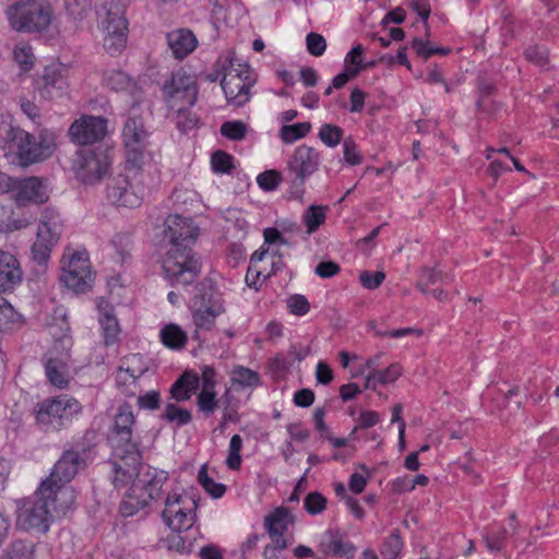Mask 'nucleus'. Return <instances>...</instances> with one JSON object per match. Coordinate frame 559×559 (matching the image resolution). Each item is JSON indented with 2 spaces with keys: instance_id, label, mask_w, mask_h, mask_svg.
<instances>
[{
  "instance_id": "bb28decb",
  "label": "nucleus",
  "mask_w": 559,
  "mask_h": 559,
  "mask_svg": "<svg viewBox=\"0 0 559 559\" xmlns=\"http://www.w3.org/2000/svg\"><path fill=\"white\" fill-rule=\"evenodd\" d=\"M22 281L20 263L14 255L0 251V292L14 289Z\"/></svg>"
},
{
  "instance_id": "8fccbe9b",
  "label": "nucleus",
  "mask_w": 559,
  "mask_h": 559,
  "mask_svg": "<svg viewBox=\"0 0 559 559\" xmlns=\"http://www.w3.org/2000/svg\"><path fill=\"white\" fill-rule=\"evenodd\" d=\"M242 438L239 435H234L229 441L228 455L226 459V465L231 471H238L241 466V452Z\"/></svg>"
},
{
  "instance_id": "de8ad7c7",
  "label": "nucleus",
  "mask_w": 559,
  "mask_h": 559,
  "mask_svg": "<svg viewBox=\"0 0 559 559\" xmlns=\"http://www.w3.org/2000/svg\"><path fill=\"white\" fill-rule=\"evenodd\" d=\"M198 480L203 489L215 499L223 497L226 491V486L224 484L216 483L209 476L205 466L201 467L199 471Z\"/></svg>"
},
{
  "instance_id": "20e7f679",
  "label": "nucleus",
  "mask_w": 559,
  "mask_h": 559,
  "mask_svg": "<svg viewBox=\"0 0 559 559\" xmlns=\"http://www.w3.org/2000/svg\"><path fill=\"white\" fill-rule=\"evenodd\" d=\"M217 69L222 72L221 81L226 100L229 105L240 107L250 99V90L255 83V75L250 66L228 51L217 61Z\"/></svg>"
},
{
  "instance_id": "f3484780",
  "label": "nucleus",
  "mask_w": 559,
  "mask_h": 559,
  "mask_svg": "<svg viewBox=\"0 0 559 559\" xmlns=\"http://www.w3.org/2000/svg\"><path fill=\"white\" fill-rule=\"evenodd\" d=\"M69 136L74 144L81 146L98 143L105 136V119L97 116L83 115L70 126Z\"/></svg>"
},
{
  "instance_id": "6e6552de",
  "label": "nucleus",
  "mask_w": 559,
  "mask_h": 559,
  "mask_svg": "<svg viewBox=\"0 0 559 559\" xmlns=\"http://www.w3.org/2000/svg\"><path fill=\"white\" fill-rule=\"evenodd\" d=\"M321 162V153L312 146L301 144L294 150L287 162L286 171L290 193L295 199H302L305 183L309 177L319 170Z\"/></svg>"
},
{
  "instance_id": "7ed1b4c3",
  "label": "nucleus",
  "mask_w": 559,
  "mask_h": 559,
  "mask_svg": "<svg viewBox=\"0 0 559 559\" xmlns=\"http://www.w3.org/2000/svg\"><path fill=\"white\" fill-rule=\"evenodd\" d=\"M0 148L10 163L26 167L50 157L56 139L53 132L46 129L35 136L14 127L9 116L0 114Z\"/></svg>"
},
{
  "instance_id": "5fc2aeb1",
  "label": "nucleus",
  "mask_w": 559,
  "mask_h": 559,
  "mask_svg": "<svg viewBox=\"0 0 559 559\" xmlns=\"http://www.w3.org/2000/svg\"><path fill=\"white\" fill-rule=\"evenodd\" d=\"M24 226L26 223L13 218L12 206L0 204V231H12Z\"/></svg>"
},
{
  "instance_id": "603ef678",
  "label": "nucleus",
  "mask_w": 559,
  "mask_h": 559,
  "mask_svg": "<svg viewBox=\"0 0 559 559\" xmlns=\"http://www.w3.org/2000/svg\"><path fill=\"white\" fill-rule=\"evenodd\" d=\"M198 409L204 415H212L218 407V399L215 391H200L197 396Z\"/></svg>"
},
{
  "instance_id": "f03ea898",
  "label": "nucleus",
  "mask_w": 559,
  "mask_h": 559,
  "mask_svg": "<svg viewBox=\"0 0 559 559\" xmlns=\"http://www.w3.org/2000/svg\"><path fill=\"white\" fill-rule=\"evenodd\" d=\"M75 501L72 488H50L40 484L36 492L16 502V527L24 532L45 533L56 515H66Z\"/></svg>"
},
{
  "instance_id": "6e6d98bb",
  "label": "nucleus",
  "mask_w": 559,
  "mask_h": 559,
  "mask_svg": "<svg viewBox=\"0 0 559 559\" xmlns=\"http://www.w3.org/2000/svg\"><path fill=\"white\" fill-rule=\"evenodd\" d=\"M211 164L213 171L219 174H229L234 168L231 155L223 151H217L212 155Z\"/></svg>"
},
{
  "instance_id": "cd10ccee",
  "label": "nucleus",
  "mask_w": 559,
  "mask_h": 559,
  "mask_svg": "<svg viewBox=\"0 0 559 559\" xmlns=\"http://www.w3.org/2000/svg\"><path fill=\"white\" fill-rule=\"evenodd\" d=\"M167 44L177 59H183L197 47L198 40L194 34L187 28H178L166 35Z\"/></svg>"
},
{
  "instance_id": "a878e982",
  "label": "nucleus",
  "mask_w": 559,
  "mask_h": 559,
  "mask_svg": "<svg viewBox=\"0 0 559 559\" xmlns=\"http://www.w3.org/2000/svg\"><path fill=\"white\" fill-rule=\"evenodd\" d=\"M132 240L127 233H120L112 237L107 249L110 250V260L114 263L111 271L116 274L111 281H118L123 264L130 259Z\"/></svg>"
},
{
  "instance_id": "a19ab883",
  "label": "nucleus",
  "mask_w": 559,
  "mask_h": 559,
  "mask_svg": "<svg viewBox=\"0 0 559 559\" xmlns=\"http://www.w3.org/2000/svg\"><path fill=\"white\" fill-rule=\"evenodd\" d=\"M449 276L443 275L440 271L435 269L424 267L420 272L419 280L416 287L424 294L428 295L429 286L439 282L448 283Z\"/></svg>"
},
{
  "instance_id": "2f4dec72",
  "label": "nucleus",
  "mask_w": 559,
  "mask_h": 559,
  "mask_svg": "<svg viewBox=\"0 0 559 559\" xmlns=\"http://www.w3.org/2000/svg\"><path fill=\"white\" fill-rule=\"evenodd\" d=\"M230 382L237 390L255 389L261 385V376L250 368L237 365L231 370Z\"/></svg>"
},
{
  "instance_id": "72a5a7b5",
  "label": "nucleus",
  "mask_w": 559,
  "mask_h": 559,
  "mask_svg": "<svg viewBox=\"0 0 559 559\" xmlns=\"http://www.w3.org/2000/svg\"><path fill=\"white\" fill-rule=\"evenodd\" d=\"M160 342L168 348L174 350L182 349L188 341L186 331L178 324H166L159 332Z\"/></svg>"
},
{
  "instance_id": "9d476101",
  "label": "nucleus",
  "mask_w": 559,
  "mask_h": 559,
  "mask_svg": "<svg viewBox=\"0 0 559 559\" xmlns=\"http://www.w3.org/2000/svg\"><path fill=\"white\" fill-rule=\"evenodd\" d=\"M150 133L145 127L140 108L132 106L122 130L128 167L135 170L141 167Z\"/></svg>"
},
{
  "instance_id": "7c9ffc66",
  "label": "nucleus",
  "mask_w": 559,
  "mask_h": 559,
  "mask_svg": "<svg viewBox=\"0 0 559 559\" xmlns=\"http://www.w3.org/2000/svg\"><path fill=\"white\" fill-rule=\"evenodd\" d=\"M323 543L335 556H346L353 558L356 547L353 543L344 540V535L337 530H328L323 535Z\"/></svg>"
},
{
  "instance_id": "774afa93",
  "label": "nucleus",
  "mask_w": 559,
  "mask_h": 559,
  "mask_svg": "<svg viewBox=\"0 0 559 559\" xmlns=\"http://www.w3.org/2000/svg\"><path fill=\"white\" fill-rule=\"evenodd\" d=\"M121 329L116 316L107 311V346L120 341Z\"/></svg>"
},
{
  "instance_id": "0e129e2a",
  "label": "nucleus",
  "mask_w": 559,
  "mask_h": 559,
  "mask_svg": "<svg viewBox=\"0 0 559 559\" xmlns=\"http://www.w3.org/2000/svg\"><path fill=\"white\" fill-rule=\"evenodd\" d=\"M524 55L530 62L536 63L540 67H545L547 64L548 53L544 47L530 46L526 48Z\"/></svg>"
},
{
  "instance_id": "dca6fc26",
  "label": "nucleus",
  "mask_w": 559,
  "mask_h": 559,
  "mask_svg": "<svg viewBox=\"0 0 559 559\" xmlns=\"http://www.w3.org/2000/svg\"><path fill=\"white\" fill-rule=\"evenodd\" d=\"M134 423L135 417L131 405L121 404L114 416L110 436L107 438L114 450L138 448L132 441Z\"/></svg>"
},
{
  "instance_id": "13d9d810",
  "label": "nucleus",
  "mask_w": 559,
  "mask_h": 559,
  "mask_svg": "<svg viewBox=\"0 0 559 559\" xmlns=\"http://www.w3.org/2000/svg\"><path fill=\"white\" fill-rule=\"evenodd\" d=\"M308 52L314 57H320L326 49L325 38L318 33L311 32L306 37Z\"/></svg>"
},
{
  "instance_id": "0eeeda50",
  "label": "nucleus",
  "mask_w": 559,
  "mask_h": 559,
  "mask_svg": "<svg viewBox=\"0 0 559 559\" xmlns=\"http://www.w3.org/2000/svg\"><path fill=\"white\" fill-rule=\"evenodd\" d=\"M61 283L76 294L90 290L95 281L86 249L68 248L62 255Z\"/></svg>"
},
{
  "instance_id": "79ce46f5",
  "label": "nucleus",
  "mask_w": 559,
  "mask_h": 559,
  "mask_svg": "<svg viewBox=\"0 0 559 559\" xmlns=\"http://www.w3.org/2000/svg\"><path fill=\"white\" fill-rule=\"evenodd\" d=\"M344 136V130L332 123H323L318 132L320 141L329 147L337 146Z\"/></svg>"
},
{
  "instance_id": "aec40b11",
  "label": "nucleus",
  "mask_w": 559,
  "mask_h": 559,
  "mask_svg": "<svg viewBox=\"0 0 559 559\" xmlns=\"http://www.w3.org/2000/svg\"><path fill=\"white\" fill-rule=\"evenodd\" d=\"M35 92L41 99L51 100L61 97L68 87V82L59 66H49L34 81Z\"/></svg>"
},
{
  "instance_id": "49530a36",
  "label": "nucleus",
  "mask_w": 559,
  "mask_h": 559,
  "mask_svg": "<svg viewBox=\"0 0 559 559\" xmlns=\"http://www.w3.org/2000/svg\"><path fill=\"white\" fill-rule=\"evenodd\" d=\"M248 133L247 124L241 120L226 121L221 126V134L231 141H241Z\"/></svg>"
},
{
  "instance_id": "39448f33",
  "label": "nucleus",
  "mask_w": 559,
  "mask_h": 559,
  "mask_svg": "<svg viewBox=\"0 0 559 559\" xmlns=\"http://www.w3.org/2000/svg\"><path fill=\"white\" fill-rule=\"evenodd\" d=\"M169 479L166 471L148 467L140 473L120 502L119 511L123 516H132L152 501L163 497V487Z\"/></svg>"
},
{
  "instance_id": "338daca9",
  "label": "nucleus",
  "mask_w": 559,
  "mask_h": 559,
  "mask_svg": "<svg viewBox=\"0 0 559 559\" xmlns=\"http://www.w3.org/2000/svg\"><path fill=\"white\" fill-rule=\"evenodd\" d=\"M202 390L201 391H215L217 384L216 371L212 366L205 365L201 369Z\"/></svg>"
},
{
  "instance_id": "e2e57ef3",
  "label": "nucleus",
  "mask_w": 559,
  "mask_h": 559,
  "mask_svg": "<svg viewBox=\"0 0 559 559\" xmlns=\"http://www.w3.org/2000/svg\"><path fill=\"white\" fill-rule=\"evenodd\" d=\"M344 159L347 164L356 166L361 164L362 157L352 138H347L343 141Z\"/></svg>"
},
{
  "instance_id": "4c0bfd02",
  "label": "nucleus",
  "mask_w": 559,
  "mask_h": 559,
  "mask_svg": "<svg viewBox=\"0 0 559 559\" xmlns=\"http://www.w3.org/2000/svg\"><path fill=\"white\" fill-rule=\"evenodd\" d=\"M328 206L310 205L302 215V223L307 228V234L311 235L319 229L325 222Z\"/></svg>"
},
{
  "instance_id": "4be33fe9",
  "label": "nucleus",
  "mask_w": 559,
  "mask_h": 559,
  "mask_svg": "<svg viewBox=\"0 0 559 559\" xmlns=\"http://www.w3.org/2000/svg\"><path fill=\"white\" fill-rule=\"evenodd\" d=\"M11 187L15 191V200L19 205L43 204L49 199L47 185L37 177L13 181Z\"/></svg>"
},
{
  "instance_id": "680f3d73",
  "label": "nucleus",
  "mask_w": 559,
  "mask_h": 559,
  "mask_svg": "<svg viewBox=\"0 0 559 559\" xmlns=\"http://www.w3.org/2000/svg\"><path fill=\"white\" fill-rule=\"evenodd\" d=\"M180 533L176 532L167 538L168 548L180 554H189L192 551L193 544L191 540H187Z\"/></svg>"
},
{
  "instance_id": "bf43d9fd",
  "label": "nucleus",
  "mask_w": 559,
  "mask_h": 559,
  "mask_svg": "<svg viewBox=\"0 0 559 559\" xmlns=\"http://www.w3.org/2000/svg\"><path fill=\"white\" fill-rule=\"evenodd\" d=\"M385 280V273L381 271L370 272L364 271L359 275V282L366 289H377Z\"/></svg>"
},
{
  "instance_id": "a211bd4d",
  "label": "nucleus",
  "mask_w": 559,
  "mask_h": 559,
  "mask_svg": "<svg viewBox=\"0 0 559 559\" xmlns=\"http://www.w3.org/2000/svg\"><path fill=\"white\" fill-rule=\"evenodd\" d=\"M146 370L147 368L143 365L141 355L132 354L124 357L116 373L118 390L126 396H134L140 390L138 380Z\"/></svg>"
},
{
  "instance_id": "f257e3e1",
  "label": "nucleus",
  "mask_w": 559,
  "mask_h": 559,
  "mask_svg": "<svg viewBox=\"0 0 559 559\" xmlns=\"http://www.w3.org/2000/svg\"><path fill=\"white\" fill-rule=\"evenodd\" d=\"M164 234L170 243L162 265L165 277L171 286L192 284L202 267L191 249L199 235L198 226L190 217L171 214L165 219Z\"/></svg>"
},
{
  "instance_id": "1a4fd4ad",
  "label": "nucleus",
  "mask_w": 559,
  "mask_h": 559,
  "mask_svg": "<svg viewBox=\"0 0 559 559\" xmlns=\"http://www.w3.org/2000/svg\"><path fill=\"white\" fill-rule=\"evenodd\" d=\"M63 224L59 213L52 209H45L40 215L36 238L31 248L33 260L44 265L50 259L53 248L60 240Z\"/></svg>"
},
{
  "instance_id": "f704fd0d",
  "label": "nucleus",
  "mask_w": 559,
  "mask_h": 559,
  "mask_svg": "<svg viewBox=\"0 0 559 559\" xmlns=\"http://www.w3.org/2000/svg\"><path fill=\"white\" fill-rule=\"evenodd\" d=\"M402 369L399 364H392L384 370H371L366 377V389H376L377 384H389L401 376Z\"/></svg>"
},
{
  "instance_id": "393cba45",
  "label": "nucleus",
  "mask_w": 559,
  "mask_h": 559,
  "mask_svg": "<svg viewBox=\"0 0 559 559\" xmlns=\"http://www.w3.org/2000/svg\"><path fill=\"white\" fill-rule=\"evenodd\" d=\"M132 240L127 233H120L112 237L107 249L110 250V260L114 263L111 271L116 274L111 281H118L123 264L130 259Z\"/></svg>"
},
{
  "instance_id": "ea45409f",
  "label": "nucleus",
  "mask_w": 559,
  "mask_h": 559,
  "mask_svg": "<svg viewBox=\"0 0 559 559\" xmlns=\"http://www.w3.org/2000/svg\"><path fill=\"white\" fill-rule=\"evenodd\" d=\"M191 107L180 105L177 108H170L176 112V126L182 132H188L199 124V117L190 110Z\"/></svg>"
},
{
  "instance_id": "a18cd8bd",
  "label": "nucleus",
  "mask_w": 559,
  "mask_h": 559,
  "mask_svg": "<svg viewBox=\"0 0 559 559\" xmlns=\"http://www.w3.org/2000/svg\"><path fill=\"white\" fill-rule=\"evenodd\" d=\"M13 59L22 71H29L35 62L32 47L26 43H19L13 49Z\"/></svg>"
},
{
  "instance_id": "473e14b6",
  "label": "nucleus",
  "mask_w": 559,
  "mask_h": 559,
  "mask_svg": "<svg viewBox=\"0 0 559 559\" xmlns=\"http://www.w3.org/2000/svg\"><path fill=\"white\" fill-rule=\"evenodd\" d=\"M0 559H36V545L28 539H15L7 546Z\"/></svg>"
},
{
  "instance_id": "2eb2a0df",
  "label": "nucleus",
  "mask_w": 559,
  "mask_h": 559,
  "mask_svg": "<svg viewBox=\"0 0 559 559\" xmlns=\"http://www.w3.org/2000/svg\"><path fill=\"white\" fill-rule=\"evenodd\" d=\"M111 483L116 489L132 485L140 475L141 454L138 448L114 450Z\"/></svg>"
},
{
  "instance_id": "c85d7f7f",
  "label": "nucleus",
  "mask_w": 559,
  "mask_h": 559,
  "mask_svg": "<svg viewBox=\"0 0 559 559\" xmlns=\"http://www.w3.org/2000/svg\"><path fill=\"white\" fill-rule=\"evenodd\" d=\"M45 372L50 384L58 389H66L70 383V371L67 357L48 356L45 362Z\"/></svg>"
},
{
  "instance_id": "4468645a",
  "label": "nucleus",
  "mask_w": 559,
  "mask_h": 559,
  "mask_svg": "<svg viewBox=\"0 0 559 559\" xmlns=\"http://www.w3.org/2000/svg\"><path fill=\"white\" fill-rule=\"evenodd\" d=\"M193 504L194 501L190 498L177 492H169L165 500L162 518L174 532L188 531L194 522Z\"/></svg>"
},
{
  "instance_id": "e433bc0d",
  "label": "nucleus",
  "mask_w": 559,
  "mask_h": 559,
  "mask_svg": "<svg viewBox=\"0 0 559 559\" xmlns=\"http://www.w3.org/2000/svg\"><path fill=\"white\" fill-rule=\"evenodd\" d=\"M310 122H298L295 124H283L278 131L281 141L285 144H292L307 136L311 131Z\"/></svg>"
},
{
  "instance_id": "58836bf2",
  "label": "nucleus",
  "mask_w": 559,
  "mask_h": 559,
  "mask_svg": "<svg viewBox=\"0 0 559 559\" xmlns=\"http://www.w3.org/2000/svg\"><path fill=\"white\" fill-rule=\"evenodd\" d=\"M508 532L503 526H491L484 531L483 540L491 552H499L504 548Z\"/></svg>"
},
{
  "instance_id": "c756f323",
  "label": "nucleus",
  "mask_w": 559,
  "mask_h": 559,
  "mask_svg": "<svg viewBox=\"0 0 559 559\" xmlns=\"http://www.w3.org/2000/svg\"><path fill=\"white\" fill-rule=\"evenodd\" d=\"M200 377L195 371H185L171 385L170 394L177 402L188 401L197 392Z\"/></svg>"
},
{
  "instance_id": "4d7b16f0",
  "label": "nucleus",
  "mask_w": 559,
  "mask_h": 559,
  "mask_svg": "<svg viewBox=\"0 0 559 559\" xmlns=\"http://www.w3.org/2000/svg\"><path fill=\"white\" fill-rule=\"evenodd\" d=\"M282 180V175L277 170H265L257 177L259 187L264 191L275 190Z\"/></svg>"
},
{
  "instance_id": "412c9836",
  "label": "nucleus",
  "mask_w": 559,
  "mask_h": 559,
  "mask_svg": "<svg viewBox=\"0 0 559 559\" xmlns=\"http://www.w3.org/2000/svg\"><path fill=\"white\" fill-rule=\"evenodd\" d=\"M107 198L117 206L138 207L142 198L132 189L128 175L118 174L107 179Z\"/></svg>"
},
{
  "instance_id": "3c124183",
  "label": "nucleus",
  "mask_w": 559,
  "mask_h": 559,
  "mask_svg": "<svg viewBox=\"0 0 559 559\" xmlns=\"http://www.w3.org/2000/svg\"><path fill=\"white\" fill-rule=\"evenodd\" d=\"M66 10L74 21H82L92 11L91 0H66Z\"/></svg>"
},
{
  "instance_id": "09e8293b",
  "label": "nucleus",
  "mask_w": 559,
  "mask_h": 559,
  "mask_svg": "<svg viewBox=\"0 0 559 559\" xmlns=\"http://www.w3.org/2000/svg\"><path fill=\"white\" fill-rule=\"evenodd\" d=\"M403 548V540L397 530H394L383 542L381 555L384 559H395Z\"/></svg>"
},
{
  "instance_id": "c9c22d12",
  "label": "nucleus",
  "mask_w": 559,
  "mask_h": 559,
  "mask_svg": "<svg viewBox=\"0 0 559 559\" xmlns=\"http://www.w3.org/2000/svg\"><path fill=\"white\" fill-rule=\"evenodd\" d=\"M290 513L288 509L280 507L270 513L264 520L265 530L269 533H285L288 527Z\"/></svg>"
},
{
  "instance_id": "f8f14e48",
  "label": "nucleus",
  "mask_w": 559,
  "mask_h": 559,
  "mask_svg": "<svg viewBox=\"0 0 559 559\" xmlns=\"http://www.w3.org/2000/svg\"><path fill=\"white\" fill-rule=\"evenodd\" d=\"M194 340H200V331H211L218 316L226 311L225 300L218 294H198L190 301Z\"/></svg>"
},
{
  "instance_id": "37998d69",
  "label": "nucleus",
  "mask_w": 559,
  "mask_h": 559,
  "mask_svg": "<svg viewBox=\"0 0 559 559\" xmlns=\"http://www.w3.org/2000/svg\"><path fill=\"white\" fill-rule=\"evenodd\" d=\"M21 322V314L3 297H0V332L9 330Z\"/></svg>"
},
{
  "instance_id": "b1692460",
  "label": "nucleus",
  "mask_w": 559,
  "mask_h": 559,
  "mask_svg": "<svg viewBox=\"0 0 559 559\" xmlns=\"http://www.w3.org/2000/svg\"><path fill=\"white\" fill-rule=\"evenodd\" d=\"M129 23L124 15L107 12V53L120 55L127 47Z\"/></svg>"
},
{
  "instance_id": "69168bd1",
  "label": "nucleus",
  "mask_w": 559,
  "mask_h": 559,
  "mask_svg": "<svg viewBox=\"0 0 559 559\" xmlns=\"http://www.w3.org/2000/svg\"><path fill=\"white\" fill-rule=\"evenodd\" d=\"M159 404H160V394L158 391H155V390L150 391V392L145 393L144 395H140L138 397V405L140 408L154 411V409L159 408Z\"/></svg>"
},
{
  "instance_id": "6ab92c4d",
  "label": "nucleus",
  "mask_w": 559,
  "mask_h": 559,
  "mask_svg": "<svg viewBox=\"0 0 559 559\" xmlns=\"http://www.w3.org/2000/svg\"><path fill=\"white\" fill-rule=\"evenodd\" d=\"M105 151L99 144L95 148H86L80 152L75 162L76 174L81 181L94 185L103 178L105 169Z\"/></svg>"
},
{
  "instance_id": "5701e85b",
  "label": "nucleus",
  "mask_w": 559,
  "mask_h": 559,
  "mask_svg": "<svg viewBox=\"0 0 559 559\" xmlns=\"http://www.w3.org/2000/svg\"><path fill=\"white\" fill-rule=\"evenodd\" d=\"M79 464L80 456L76 452H66L55 464L49 477L43 480L41 484L48 483V486L53 489L70 488L67 484L76 475Z\"/></svg>"
},
{
  "instance_id": "052dcab7",
  "label": "nucleus",
  "mask_w": 559,
  "mask_h": 559,
  "mask_svg": "<svg viewBox=\"0 0 559 559\" xmlns=\"http://www.w3.org/2000/svg\"><path fill=\"white\" fill-rule=\"evenodd\" d=\"M287 307L295 316H305L310 310V304L304 295H293L287 299Z\"/></svg>"
},
{
  "instance_id": "9b49d317",
  "label": "nucleus",
  "mask_w": 559,
  "mask_h": 559,
  "mask_svg": "<svg viewBox=\"0 0 559 559\" xmlns=\"http://www.w3.org/2000/svg\"><path fill=\"white\" fill-rule=\"evenodd\" d=\"M81 409L80 402L68 395L46 399L37 405L36 420L46 430H59L66 427Z\"/></svg>"
},
{
  "instance_id": "ddd939ff",
  "label": "nucleus",
  "mask_w": 559,
  "mask_h": 559,
  "mask_svg": "<svg viewBox=\"0 0 559 559\" xmlns=\"http://www.w3.org/2000/svg\"><path fill=\"white\" fill-rule=\"evenodd\" d=\"M163 99L168 108L193 106L198 99V84L194 76L183 70L173 72L162 86Z\"/></svg>"
},
{
  "instance_id": "423d86ee",
  "label": "nucleus",
  "mask_w": 559,
  "mask_h": 559,
  "mask_svg": "<svg viewBox=\"0 0 559 559\" xmlns=\"http://www.w3.org/2000/svg\"><path fill=\"white\" fill-rule=\"evenodd\" d=\"M52 8L45 0H21L10 5L7 17L10 26L23 33H39L50 25Z\"/></svg>"
},
{
  "instance_id": "864d4df0",
  "label": "nucleus",
  "mask_w": 559,
  "mask_h": 559,
  "mask_svg": "<svg viewBox=\"0 0 559 559\" xmlns=\"http://www.w3.org/2000/svg\"><path fill=\"white\" fill-rule=\"evenodd\" d=\"M326 498L319 491L309 492L304 500V508L310 515L321 514L326 509Z\"/></svg>"
},
{
  "instance_id": "c03bdc74",
  "label": "nucleus",
  "mask_w": 559,
  "mask_h": 559,
  "mask_svg": "<svg viewBox=\"0 0 559 559\" xmlns=\"http://www.w3.org/2000/svg\"><path fill=\"white\" fill-rule=\"evenodd\" d=\"M162 418L168 423H176L177 426H185L192 420V415L190 411L181 408L174 403H168L165 406Z\"/></svg>"
}]
</instances>
